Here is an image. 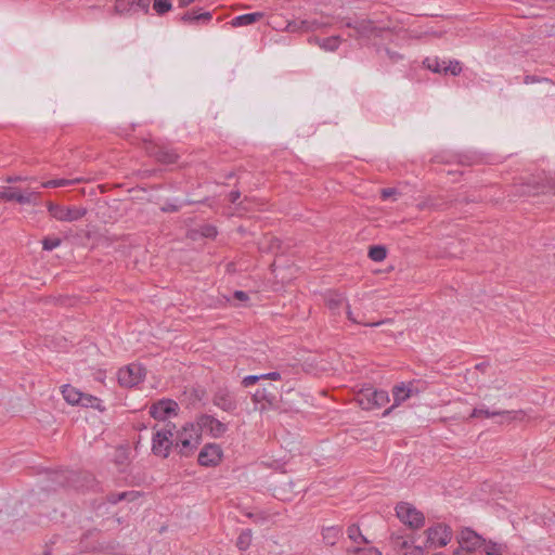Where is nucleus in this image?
<instances>
[{"label":"nucleus","instance_id":"ddd939ff","mask_svg":"<svg viewBox=\"0 0 555 555\" xmlns=\"http://www.w3.org/2000/svg\"><path fill=\"white\" fill-rule=\"evenodd\" d=\"M40 193L29 190L21 192L16 188H5L0 192V202H16L22 205H38Z\"/></svg>","mask_w":555,"mask_h":555},{"label":"nucleus","instance_id":"f03ea898","mask_svg":"<svg viewBox=\"0 0 555 555\" xmlns=\"http://www.w3.org/2000/svg\"><path fill=\"white\" fill-rule=\"evenodd\" d=\"M175 451L182 457H190L202 441V434L195 423H186L173 434Z\"/></svg>","mask_w":555,"mask_h":555},{"label":"nucleus","instance_id":"b1692460","mask_svg":"<svg viewBox=\"0 0 555 555\" xmlns=\"http://www.w3.org/2000/svg\"><path fill=\"white\" fill-rule=\"evenodd\" d=\"M309 42H314L318 44L321 49L334 52L338 49L339 44L341 43V37L340 36H331L326 38H320V37H310Z\"/></svg>","mask_w":555,"mask_h":555},{"label":"nucleus","instance_id":"1a4fd4ad","mask_svg":"<svg viewBox=\"0 0 555 555\" xmlns=\"http://www.w3.org/2000/svg\"><path fill=\"white\" fill-rule=\"evenodd\" d=\"M456 540L459 543V550H463L469 553H475V551L482 548L486 550V545L488 542L476 531L470 529L469 527L463 528L459 534L456 535Z\"/></svg>","mask_w":555,"mask_h":555},{"label":"nucleus","instance_id":"69168bd1","mask_svg":"<svg viewBox=\"0 0 555 555\" xmlns=\"http://www.w3.org/2000/svg\"><path fill=\"white\" fill-rule=\"evenodd\" d=\"M195 203H202V202L201 201L196 202V201H192V199H186L184 204L185 205H193Z\"/></svg>","mask_w":555,"mask_h":555},{"label":"nucleus","instance_id":"09e8293b","mask_svg":"<svg viewBox=\"0 0 555 555\" xmlns=\"http://www.w3.org/2000/svg\"><path fill=\"white\" fill-rule=\"evenodd\" d=\"M397 194H398L397 189H395V188H386V189L382 190L380 197L383 199H388V198H390V197H392V196H395Z\"/></svg>","mask_w":555,"mask_h":555},{"label":"nucleus","instance_id":"f3484780","mask_svg":"<svg viewBox=\"0 0 555 555\" xmlns=\"http://www.w3.org/2000/svg\"><path fill=\"white\" fill-rule=\"evenodd\" d=\"M151 0H116L114 12L118 15H133L138 12L150 13Z\"/></svg>","mask_w":555,"mask_h":555},{"label":"nucleus","instance_id":"f8f14e48","mask_svg":"<svg viewBox=\"0 0 555 555\" xmlns=\"http://www.w3.org/2000/svg\"><path fill=\"white\" fill-rule=\"evenodd\" d=\"M423 65L436 74L459 76L462 73V65L459 61H444L437 56H428L423 61Z\"/></svg>","mask_w":555,"mask_h":555},{"label":"nucleus","instance_id":"39448f33","mask_svg":"<svg viewBox=\"0 0 555 555\" xmlns=\"http://www.w3.org/2000/svg\"><path fill=\"white\" fill-rule=\"evenodd\" d=\"M396 515L412 530L421 529L425 525V516L414 505L408 502H399L396 505Z\"/></svg>","mask_w":555,"mask_h":555},{"label":"nucleus","instance_id":"ea45409f","mask_svg":"<svg viewBox=\"0 0 555 555\" xmlns=\"http://www.w3.org/2000/svg\"><path fill=\"white\" fill-rule=\"evenodd\" d=\"M114 462L117 465H124L128 462V450L126 448H118L116 451L115 460Z\"/></svg>","mask_w":555,"mask_h":555},{"label":"nucleus","instance_id":"473e14b6","mask_svg":"<svg viewBox=\"0 0 555 555\" xmlns=\"http://www.w3.org/2000/svg\"><path fill=\"white\" fill-rule=\"evenodd\" d=\"M367 256L373 261H383L387 257V248L384 245H372L369 248Z\"/></svg>","mask_w":555,"mask_h":555},{"label":"nucleus","instance_id":"603ef678","mask_svg":"<svg viewBox=\"0 0 555 555\" xmlns=\"http://www.w3.org/2000/svg\"><path fill=\"white\" fill-rule=\"evenodd\" d=\"M261 377H262V379L280 380L281 374L276 371H273L270 373L261 374Z\"/></svg>","mask_w":555,"mask_h":555},{"label":"nucleus","instance_id":"3c124183","mask_svg":"<svg viewBox=\"0 0 555 555\" xmlns=\"http://www.w3.org/2000/svg\"><path fill=\"white\" fill-rule=\"evenodd\" d=\"M286 30L291 33L300 31L299 20H294L287 23Z\"/></svg>","mask_w":555,"mask_h":555},{"label":"nucleus","instance_id":"13d9d810","mask_svg":"<svg viewBox=\"0 0 555 555\" xmlns=\"http://www.w3.org/2000/svg\"><path fill=\"white\" fill-rule=\"evenodd\" d=\"M196 0H178L179 8H186L194 3Z\"/></svg>","mask_w":555,"mask_h":555},{"label":"nucleus","instance_id":"680f3d73","mask_svg":"<svg viewBox=\"0 0 555 555\" xmlns=\"http://www.w3.org/2000/svg\"><path fill=\"white\" fill-rule=\"evenodd\" d=\"M453 555H475V554L469 553V552H466V551H463V550H459V548H456V550L453 552Z\"/></svg>","mask_w":555,"mask_h":555},{"label":"nucleus","instance_id":"8fccbe9b","mask_svg":"<svg viewBox=\"0 0 555 555\" xmlns=\"http://www.w3.org/2000/svg\"><path fill=\"white\" fill-rule=\"evenodd\" d=\"M233 298L242 302H246L249 300L248 294L244 291H235L233 293Z\"/></svg>","mask_w":555,"mask_h":555},{"label":"nucleus","instance_id":"72a5a7b5","mask_svg":"<svg viewBox=\"0 0 555 555\" xmlns=\"http://www.w3.org/2000/svg\"><path fill=\"white\" fill-rule=\"evenodd\" d=\"M251 537H253V533H251L250 529L242 530V532L238 534V537L236 539V547L240 551H246L250 546Z\"/></svg>","mask_w":555,"mask_h":555},{"label":"nucleus","instance_id":"58836bf2","mask_svg":"<svg viewBox=\"0 0 555 555\" xmlns=\"http://www.w3.org/2000/svg\"><path fill=\"white\" fill-rule=\"evenodd\" d=\"M346 314H347V318L349 321H351L352 323H356V324H364L366 326H371V327H374V326H378L380 325L382 323H384V321H378V322H372V323H362L360 321H358L357 319H354L353 317V313L351 311V308H350V305L348 302H346Z\"/></svg>","mask_w":555,"mask_h":555},{"label":"nucleus","instance_id":"4be33fe9","mask_svg":"<svg viewBox=\"0 0 555 555\" xmlns=\"http://www.w3.org/2000/svg\"><path fill=\"white\" fill-rule=\"evenodd\" d=\"M412 390L404 386V384L396 385L392 388V397H393V404L386 409L383 413V416H387L390 414V412L398 405H400L402 402H404L406 399L410 398Z\"/></svg>","mask_w":555,"mask_h":555},{"label":"nucleus","instance_id":"a878e982","mask_svg":"<svg viewBox=\"0 0 555 555\" xmlns=\"http://www.w3.org/2000/svg\"><path fill=\"white\" fill-rule=\"evenodd\" d=\"M142 492L130 490L124 492H111L107 494L106 500L111 504H117L121 501L133 502L142 496Z\"/></svg>","mask_w":555,"mask_h":555},{"label":"nucleus","instance_id":"c85d7f7f","mask_svg":"<svg viewBox=\"0 0 555 555\" xmlns=\"http://www.w3.org/2000/svg\"><path fill=\"white\" fill-rule=\"evenodd\" d=\"M341 534L343 530L339 526H331L322 530L323 542L330 546L335 545Z\"/></svg>","mask_w":555,"mask_h":555},{"label":"nucleus","instance_id":"5701e85b","mask_svg":"<svg viewBox=\"0 0 555 555\" xmlns=\"http://www.w3.org/2000/svg\"><path fill=\"white\" fill-rule=\"evenodd\" d=\"M347 299L345 296L337 292H331L325 298L326 307L331 310L332 314L339 315L343 307H346Z\"/></svg>","mask_w":555,"mask_h":555},{"label":"nucleus","instance_id":"aec40b11","mask_svg":"<svg viewBox=\"0 0 555 555\" xmlns=\"http://www.w3.org/2000/svg\"><path fill=\"white\" fill-rule=\"evenodd\" d=\"M493 416H504L507 421L521 418L524 416L522 411H490L486 408H475L473 409L469 417L479 418V417H493Z\"/></svg>","mask_w":555,"mask_h":555},{"label":"nucleus","instance_id":"864d4df0","mask_svg":"<svg viewBox=\"0 0 555 555\" xmlns=\"http://www.w3.org/2000/svg\"><path fill=\"white\" fill-rule=\"evenodd\" d=\"M241 197V192L240 190H233L229 193V202L231 204H236L237 201L240 199Z\"/></svg>","mask_w":555,"mask_h":555},{"label":"nucleus","instance_id":"6ab92c4d","mask_svg":"<svg viewBox=\"0 0 555 555\" xmlns=\"http://www.w3.org/2000/svg\"><path fill=\"white\" fill-rule=\"evenodd\" d=\"M202 9H192L176 17L182 24H208L212 18L211 12H201Z\"/></svg>","mask_w":555,"mask_h":555},{"label":"nucleus","instance_id":"052dcab7","mask_svg":"<svg viewBox=\"0 0 555 555\" xmlns=\"http://www.w3.org/2000/svg\"><path fill=\"white\" fill-rule=\"evenodd\" d=\"M53 548L49 543H46L42 555H52Z\"/></svg>","mask_w":555,"mask_h":555},{"label":"nucleus","instance_id":"393cba45","mask_svg":"<svg viewBox=\"0 0 555 555\" xmlns=\"http://www.w3.org/2000/svg\"><path fill=\"white\" fill-rule=\"evenodd\" d=\"M61 392L63 395L64 400L72 405H80L83 397V392H81L76 387L70 384H65L61 387Z\"/></svg>","mask_w":555,"mask_h":555},{"label":"nucleus","instance_id":"c756f323","mask_svg":"<svg viewBox=\"0 0 555 555\" xmlns=\"http://www.w3.org/2000/svg\"><path fill=\"white\" fill-rule=\"evenodd\" d=\"M348 538L357 544H369V540L362 534L360 527L356 524L347 528Z\"/></svg>","mask_w":555,"mask_h":555},{"label":"nucleus","instance_id":"6e6d98bb","mask_svg":"<svg viewBox=\"0 0 555 555\" xmlns=\"http://www.w3.org/2000/svg\"><path fill=\"white\" fill-rule=\"evenodd\" d=\"M25 178L21 177V176H9L5 178V181L8 183H15V182H20V181H24Z\"/></svg>","mask_w":555,"mask_h":555},{"label":"nucleus","instance_id":"7c9ffc66","mask_svg":"<svg viewBox=\"0 0 555 555\" xmlns=\"http://www.w3.org/2000/svg\"><path fill=\"white\" fill-rule=\"evenodd\" d=\"M80 406L93 408V409L99 410L100 412L105 411V406L102 405V400L100 398L89 395V393H83Z\"/></svg>","mask_w":555,"mask_h":555},{"label":"nucleus","instance_id":"49530a36","mask_svg":"<svg viewBox=\"0 0 555 555\" xmlns=\"http://www.w3.org/2000/svg\"><path fill=\"white\" fill-rule=\"evenodd\" d=\"M247 516L253 519L255 522L266 521L268 519V514L264 512L259 513H248Z\"/></svg>","mask_w":555,"mask_h":555},{"label":"nucleus","instance_id":"dca6fc26","mask_svg":"<svg viewBox=\"0 0 555 555\" xmlns=\"http://www.w3.org/2000/svg\"><path fill=\"white\" fill-rule=\"evenodd\" d=\"M211 402L222 411L234 414L238 408V402L232 391L227 387H219L212 395Z\"/></svg>","mask_w":555,"mask_h":555},{"label":"nucleus","instance_id":"0eeeda50","mask_svg":"<svg viewBox=\"0 0 555 555\" xmlns=\"http://www.w3.org/2000/svg\"><path fill=\"white\" fill-rule=\"evenodd\" d=\"M143 149L150 157L155 158L158 163L164 165L176 164L179 159V154L173 149L158 144L152 140H144Z\"/></svg>","mask_w":555,"mask_h":555},{"label":"nucleus","instance_id":"a19ab883","mask_svg":"<svg viewBox=\"0 0 555 555\" xmlns=\"http://www.w3.org/2000/svg\"><path fill=\"white\" fill-rule=\"evenodd\" d=\"M399 555H425V551L422 546L410 543L408 550L403 554Z\"/></svg>","mask_w":555,"mask_h":555},{"label":"nucleus","instance_id":"4468645a","mask_svg":"<svg viewBox=\"0 0 555 555\" xmlns=\"http://www.w3.org/2000/svg\"><path fill=\"white\" fill-rule=\"evenodd\" d=\"M180 408L177 401L169 398H163L155 401L150 406V415L156 421H166L172 416H177Z\"/></svg>","mask_w":555,"mask_h":555},{"label":"nucleus","instance_id":"f704fd0d","mask_svg":"<svg viewBox=\"0 0 555 555\" xmlns=\"http://www.w3.org/2000/svg\"><path fill=\"white\" fill-rule=\"evenodd\" d=\"M153 10L157 15L163 16L172 10L171 0H153Z\"/></svg>","mask_w":555,"mask_h":555},{"label":"nucleus","instance_id":"79ce46f5","mask_svg":"<svg viewBox=\"0 0 555 555\" xmlns=\"http://www.w3.org/2000/svg\"><path fill=\"white\" fill-rule=\"evenodd\" d=\"M542 81L550 82L551 80L548 78L540 77L537 75H526L524 77V83H526V85L534 83V82H542Z\"/></svg>","mask_w":555,"mask_h":555},{"label":"nucleus","instance_id":"c03bdc74","mask_svg":"<svg viewBox=\"0 0 555 555\" xmlns=\"http://www.w3.org/2000/svg\"><path fill=\"white\" fill-rule=\"evenodd\" d=\"M260 379H262L261 375H247L242 379V385L244 387H249L258 383Z\"/></svg>","mask_w":555,"mask_h":555},{"label":"nucleus","instance_id":"4d7b16f0","mask_svg":"<svg viewBox=\"0 0 555 555\" xmlns=\"http://www.w3.org/2000/svg\"><path fill=\"white\" fill-rule=\"evenodd\" d=\"M310 26H311V30H317V29L323 27L324 24L319 22L318 20H310Z\"/></svg>","mask_w":555,"mask_h":555},{"label":"nucleus","instance_id":"412c9836","mask_svg":"<svg viewBox=\"0 0 555 555\" xmlns=\"http://www.w3.org/2000/svg\"><path fill=\"white\" fill-rule=\"evenodd\" d=\"M275 390L273 386L259 388L253 393L251 401L254 403L266 402L269 406H274L278 402Z\"/></svg>","mask_w":555,"mask_h":555},{"label":"nucleus","instance_id":"20e7f679","mask_svg":"<svg viewBox=\"0 0 555 555\" xmlns=\"http://www.w3.org/2000/svg\"><path fill=\"white\" fill-rule=\"evenodd\" d=\"M357 403L363 410H374L384 406L389 402V396L386 390L377 389L372 385L363 386L356 395Z\"/></svg>","mask_w":555,"mask_h":555},{"label":"nucleus","instance_id":"0e129e2a","mask_svg":"<svg viewBox=\"0 0 555 555\" xmlns=\"http://www.w3.org/2000/svg\"><path fill=\"white\" fill-rule=\"evenodd\" d=\"M57 535H54L48 543L53 546L56 543Z\"/></svg>","mask_w":555,"mask_h":555},{"label":"nucleus","instance_id":"e2e57ef3","mask_svg":"<svg viewBox=\"0 0 555 555\" xmlns=\"http://www.w3.org/2000/svg\"><path fill=\"white\" fill-rule=\"evenodd\" d=\"M275 244H276V245H279V244H280V240H279V238H276V237H273V238L271 240V248H273V246H274Z\"/></svg>","mask_w":555,"mask_h":555},{"label":"nucleus","instance_id":"2f4dec72","mask_svg":"<svg viewBox=\"0 0 555 555\" xmlns=\"http://www.w3.org/2000/svg\"><path fill=\"white\" fill-rule=\"evenodd\" d=\"M80 181V179H52L43 182L41 186L46 189L62 188L74 185Z\"/></svg>","mask_w":555,"mask_h":555},{"label":"nucleus","instance_id":"bb28decb","mask_svg":"<svg viewBox=\"0 0 555 555\" xmlns=\"http://www.w3.org/2000/svg\"><path fill=\"white\" fill-rule=\"evenodd\" d=\"M263 17L262 12H253V13H246L238 16H235L230 22L232 27H242L247 25H253L260 21Z\"/></svg>","mask_w":555,"mask_h":555},{"label":"nucleus","instance_id":"de8ad7c7","mask_svg":"<svg viewBox=\"0 0 555 555\" xmlns=\"http://www.w3.org/2000/svg\"><path fill=\"white\" fill-rule=\"evenodd\" d=\"M384 51L392 63H397L399 60L403 59V56L400 53L392 51L389 48H384Z\"/></svg>","mask_w":555,"mask_h":555},{"label":"nucleus","instance_id":"a211bd4d","mask_svg":"<svg viewBox=\"0 0 555 555\" xmlns=\"http://www.w3.org/2000/svg\"><path fill=\"white\" fill-rule=\"evenodd\" d=\"M223 452L219 444L207 443L198 453L197 462L204 467H215L222 459Z\"/></svg>","mask_w":555,"mask_h":555},{"label":"nucleus","instance_id":"2eb2a0df","mask_svg":"<svg viewBox=\"0 0 555 555\" xmlns=\"http://www.w3.org/2000/svg\"><path fill=\"white\" fill-rule=\"evenodd\" d=\"M195 424L198 426L201 434L205 430L216 439L222 437L228 430L225 423H222L210 414H201L197 416Z\"/></svg>","mask_w":555,"mask_h":555},{"label":"nucleus","instance_id":"774afa93","mask_svg":"<svg viewBox=\"0 0 555 555\" xmlns=\"http://www.w3.org/2000/svg\"><path fill=\"white\" fill-rule=\"evenodd\" d=\"M434 555H444L443 553L439 552V553H436Z\"/></svg>","mask_w":555,"mask_h":555},{"label":"nucleus","instance_id":"9b49d317","mask_svg":"<svg viewBox=\"0 0 555 555\" xmlns=\"http://www.w3.org/2000/svg\"><path fill=\"white\" fill-rule=\"evenodd\" d=\"M47 208L51 217L59 221H77L85 217L87 214V209L83 207H64L53 202H48Z\"/></svg>","mask_w":555,"mask_h":555},{"label":"nucleus","instance_id":"423d86ee","mask_svg":"<svg viewBox=\"0 0 555 555\" xmlns=\"http://www.w3.org/2000/svg\"><path fill=\"white\" fill-rule=\"evenodd\" d=\"M426 547H443L453 537L451 527L444 522H436L429 526L426 530Z\"/></svg>","mask_w":555,"mask_h":555},{"label":"nucleus","instance_id":"c9c22d12","mask_svg":"<svg viewBox=\"0 0 555 555\" xmlns=\"http://www.w3.org/2000/svg\"><path fill=\"white\" fill-rule=\"evenodd\" d=\"M41 243L43 250L51 251L61 245L62 240L55 236H46Z\"/></svg>","mask_w":555,"mask_h":555},{"label":"nucleus","instance_id":"4c0bfd02","mask_svg":"<svg viewBox=\"0 0 555 555\" xmlns=\"http://www.w3.org/2000/svg\"><path fill=\"white\" fill-rule=\"evenodd\" d=\"M348 553H353V555H382L376 547H354L348 550Z\"/></svg>","mask_w":555,"mask_h":555},{"label":"nucleus","instance_id":"bf43d9fd","mask_svg":"<svg viewBox=\"0 0 555 555\" xmlns=\"http://www.w3.org/2000/svg\"><path fill=\"white\" fill-rule=\"evenodd\" d=\"M489 366L488 362H480L475 365V369L480 372H486V369Z\"/></svg>","mask_w":555,"mask_h":555},{"label":"nucleus","instance_id":"cd10ccee","mask_svg":"<svg viewBox=\"0 0 555 555\" xmlns=\"http://www.w3.org/2000/svg\"><path fill=\"white\" fill-rule=\"evenodd\" d=\"M410 543H415L412 537L410 538L396 533H391L390 535V544L392 548L401 554L408 550Z\"/></svg>","mask_w":555,"mask_h":555},{"label":"nucleus","instance_id":"e433bc0d","mask_svg":"<svg viewBox=\"0 0 555 555\" xmlns=\"http://www.w3.org/2000/svg\"><path fill=\"white\" fill-rule=\"evenodd\" d=\"M199 233L206 238H215L218 235V230L212 224H203L199 228Z\"/></svg>","mask_w":555,"mask_h":555},{"label":"nucleus","instance_id":"f257e3e1","mask_svg":"<svg viewBox=\"0 0 555 555\" xmlns=\"http://www.w3.org/2000/svg\"><path fill=\"white\" fill-rule=\"evenodd\" d=\"M341 27H347L353 30L349 37L357 40H390L392 31L388 26H379L372 20H353L351 17H344L340 21Z\"/></svg>","mask_w":555,"mask_h":555},{"label":"nucleus","instance_id":"338daca9","mask_svg":"<svg viewBox=\"0 0 555 555\" xmlns=\"http://www.w3.org/2000/svg\"><path fill=\"white\" fill-rule=\"evenodd\" d=\"M545 3H550L548 9H555V1H544Z\"/></svg>","mask_w":555,"mask_h":555},{"label":"nucleus","instance_id":"7ed1b4c3","mask_svg":"<svg viewBox=\"0 0 555 555\" xmlns=\"http://www.w3.org/2000/svg\"><path fill=\"white\" fill-rule=\"evenodd\" d=\"M176 425L168 422L164 428L155 431L152 437V453L155 456L167 459L171 450H175L173 430Z\"/></svg>","mask_w":555,"mask_h":555},{"label":"nucleus","instance_id":"5fc2aeb1","mask_svg":"<svg viewBox=\"0 0 555 555\" xmlns=\"http://www.w3.org/2000/svg\"><path fill=\"white\" fill-rule=\"evenodd\" d=\"M300 31H310V20H299Z\"/></svg>","mask_w":555,"mask_h":555},{"label":"nucleus","instance_id":"a18cd8bd","mask_svg":"<svg viewBox=\"0 0 555 555\" xmlns=\"http://www.w3.org/2000/svg\"><path fill=\"white\" fill-rule=\"evenodd\" d=\"M181 206L175 203L166 202L162 207V212H178Z\"/></svg>","mask_w":555,"mask_h":555},{"label":"nucleus","instance_id":"9d476101","mask_svg":"<svg viewBox=\"0 0 555 555\" xmlns=\"http://www.w3.org/2000/svg\"><path fill=\"white\" fill-rule=\"evenodd\" d=\"M553 188L554 186L548 185V183L542 179L530 178L526 182L513 185L509 195L535 196L539 194H544L547 190Z\"/></svg>","mask_w":555,"mask_h":555},{"label":"nucleus","instance_id":"6e6552de","mask_svg":"<svg viewBox=\"0 0 555 555\" xmlns=\"http://www.w3.org/2000/svg\"><path fill=\"white\" fill-rule=\"evenodd\" d=\"M146 375V369L139 363H130L129 365L119 369L117 377L121 387L131 388L137 386Z\"/></svg>","mask_w":555,"mask_h":555},{"label":"nucleus","instance_id":"37998d69","mask_svg":"<svg viewBox=\"0 0 555 555\" xmlns=\"http://www.w3.org/2000/svg\"><path fill=\"white\" fill-rule=\"evenodd\" d=\"M51 479L55 481L60 487H65L68 483V477L63 472L54 473Z\"/></svg>","mask_w":555,"mask_h":555}]
</instances>
